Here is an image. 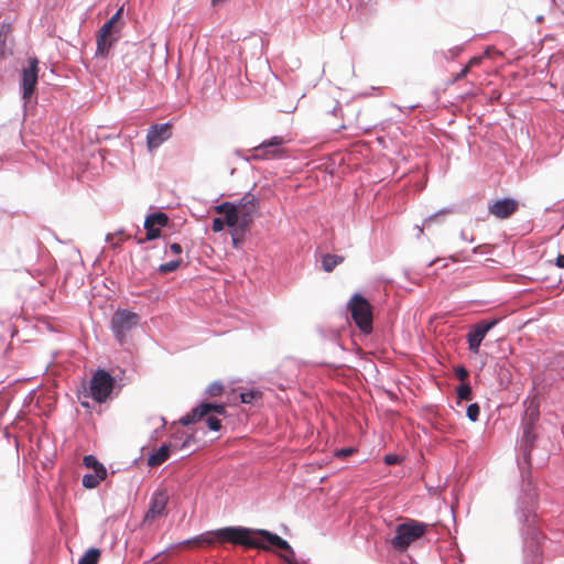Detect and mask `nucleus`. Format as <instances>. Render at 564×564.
Listing matches in <instances>:
<instances>
[{
    "label": "nucleus",
    "instance_id": "1",
    "mask_svg": "<svg viewBox=\"0 0 564 564\" xmlns=\"http://www.w3.org/2000/svg\"><path fill=\"white\" fill-rule=\"evenodd\" d=\"M217 543H231L248 549H258L262 551H271V546H275L286 554L282 558L289 564H296L294 560V551L289 542L275 533L264 529H250L245 527H225L217 530L207 531L195 538L185 540L182 544L197 547H213Z\"/></svg>",
    "mask_w": 564,
    "mask_h": 564
},
{
    "label": "nucleus",
    "instance_id": "2",
    "mask_svg": "<svg viewBox=\"0 0 564 564\" xmlns=\"http://www.w3.org/2000/svg\"><path fill=\"white\" fill-rule=\"evenodd\" d=\"M213 413L218 415H226L225 404L203 402L194 408L191 412L182 416L178 422L182 425H191L206 417L208 427L212 431H219L221 427L220 420L214 416Z\"/></svg>",
    "mask_w": 564,
    "mask_h": 564
},
{
    "label": "nucleus",
    "instance_id": "3",
    "mask_svg": "<svg viewBox=\"0 0 564 564\" xmlns=\"http://www.w3.org/2000/svg\"><path fill=\"white\" fill-rule=\"evenodd\" d=\"M351 318L365 334L372 332V306L360 294H354L347 304Z\"/></svg>",
    "mask_w": 564,
    "mask_h": 564
},
{
    "label": "nucleus",
    "instance_id": "4",
    "mask_svg": "<svg viewBox=\"0 0 564 564\" xmlns=\"http://www.w3.org/2000/svg\"><path fill=\"white\" fill-rule=\"evenodd\" d=\"M140 317L129 310H117L111 317V330L120 345L127 340L130 332L137 327Z\"/></svg>",
    "mask_w": 564,
    "mask_h": 564
},
{
    "label": "nucleus",
    "instance_id": "5",
    "mask_svg": "<svg viewBox=\"0 0 564 564\" xmlns=\"http://www.w3.org/2000/svg\"><path fill=\"white\" fill-rule=\"evenodd\" d=\"M425 524L414 520L399 524L391 541L393 547L401 551L406 550L412 542L425 533Z\"/></svg>",
    "mask_w": 564,
    "mask_h": 564
},
{
    "label": "nucleus",
    "instance_id": "6",
    "mask_svg": "<svg viewBox=\"0 0 564 564\" xmlns=\"http://www.w3.org/2000/svg\"><path fill=\"white\" fill-rule=\"evenodd\" d=\"M285 140L283 137H272L270 140L263 141L261 144L253 148L252 158L256 160H273L281 159L286 154L283 144Z\"/></svg>",
    "mask_w": 564,
    "mask_h": 564
},
{
    "label": "nucleus",
    "instance_id": "7",
    "mask_svg": "<svg viewBox=\"0 0 564 564\" xmlns=\"http://www.w3.org/2000/svg\"><path fill=\"white\" fill-rule=\"evenodd\" d=\"M169 494L166 490L155 491L150 500V506L144 514L143 524H152L155 520L167 516Z\"/></svg>",
    "mask_w": 564,
    "mask_h": 564
},
{
    "label": "nucleus",
    "instance_id": "8",
    "mask_svg": "<svg viewBox=\"0 0 564 564\" xmlns=\"http://www.w3.org/2000/svg\"><path fill=\"white\" fill-rule=\"evenodd\" d=\"M37 74H39V63L36 58H30L28 62V66L22 69V98L28 101L37 83Z\"/></svg>",
    "mask_w": 564,
    "mask_h": 564
},
{
    "label": "nucleus",
    "instance_id": "9",
    "mask_svg": "<svg viewBox=\"0 0 564 564\" xmlns=\"http://www.w3.org/2000/svg\"><path fill=\"white\" fill-rule=\"evenodd\" d=\"M498 323V319L481 321L476 324L470 332L467 334L468 349L474 352H479L481 341L486 337L487 333L494 328Z\"/></svg>",
    "mask_w": 564,
    "mask_h": 564
},
{
    "label": "nucleus",
    "instance_id": "10",
    "mask_svg": "<svg viewBox=\"0 0 564 564\" xmlns=\"http://www.w3.org/2000/svg\"><path fill=\"white\" fill-rule=\"evenodd\" d=\"M259 207L258 199L253 194H246L239 202L238 205H235L236 210L240 215L241 225L250 226L253 220V216L257 213Z\"/></svg>",
    "mask_w": 564,
    "mask_h": 564
},
{
    "label": "nucleus",
    "instance_id": "11",
    "mask_svg": "<svg viewBox=\"0 0 564 564\" xmlns=\"http://www.w3.org/2000/svg\"><path fill=\"white\" fill-rule=\"evenodd\" d=\"M519 209V203L514 198L497 199L488 206V212L498 219H507Z\"/></svg>",
    "mask_w": 564,
    "mask_h": 564
},
{
    "label": "nucleus",
    "instance_id": "12",
    "mask_svg": "<svg viewBox=\"0 0 564 564\" xmlns=\"http://www.w3.org/2000/svg\"><path fill=\"white\" fill-rule=\"evenodd\" d=\"M171 137V126L161 123L152 126L147 134V143L150 150L156 149Z\"/></svg>",
    "mask_w": 564,
    "mask_h": 564
},
{
    "label": "nucleus",
    "instance_id": "13",
    "mask_svg": "<svg viewBox=\"0 0 564 564\" xmlns=\"http://www.w3.org/2000/svg\"><path fill=\"white\" fill-rule=\"evenodd\" d=\"M167 221H169V217L164 213L159 212V213L149 215L144 221V228L147 230V239L153 240V239H156L158 237H160V234H161L160 228L166 226Z\"/></svg>",
    "mask_w": 564,
    "mask_h": 564
},
{
    "label": "nucleus",
    "instance_id": "14",
    "mask_svg": "<svg viewBox=\"0 0 564 564\" xmlns=\"http://www.w3.org/2000/svg\"><path fill=\"white\" fill-rule=\"evenodd\" d=\"M128 383L126 371L119 367L108 370V400L118 395L121 388Z\"/></svg>",
    "mask_w": 564,
    "mask_h": 564
},
{
    "label": "nucleus",
    "instance_id": "15",
    "mask_svg": "<svg viewBox=\"0 0 564 564\" xmlns=\"http://www.w3.org/2000/svg\"><path fill=\"white\" fill-rule=\"evenodd\" d=\"M89 395L98 403L106 401V370L99 369L90 380Z\"/></svg>",
    "mask_w": 564,
    "mask_h": 564
},
{
    "label": "nucleus",
    "instance_id": "16",
    "mask_svg": "<svg viewBox=\"0 0 564 564\" xmlns=\"http://www.w3.org/2000/svg\"><path fill=\"white\" fill-rule=\"evenodd\" d=\"M215 212L217 214H224L225 218V225L228 227H235L238 224L241 225V218L238 212L235 208V204L232 203H223L220 205H217L215 207Z\"/></svg>",
    "mask_w": 564,
    "mask_h": 564
},
{
    "label": "nucleus",
    "instance_id": "17",
    "mask_svg": "<svg viewBox=\"0 0 564 564\" xmlns=\"http://www.w3.org/2000/svg\"><path fill=\"white\" fill-rule=\"evenodd\" d=\"M536 440V434L533 432V426L529 424L524 425L523 429V444H524V459L529 463L531 452Z\"/></svg>",
    "mask_w": 564,
    "mask_h": 564
},
{
    "label": "nucleus",
    "instance_id": "18",
    "mask_svg": "<svg viewBox=\"0 0 564 564\" xmlns=\"http://www.w3.org/2000/svg\"><path fill=\"white\" fill-rule=\"evenodd\" d=\"M169 457H170V446L163 445L148 458V465L151 467L160 466Z\"/></svg>",
    "mask_w": 564,
    "mask_h": 564
},
{
    "label": "nucleus",
    "instance_id": "19",
    "mask_svg": "<svg viewBox=\"0 0 564 564\" xmlns=\"http://www.w3.org/2000/svg\"><path fill=\"white\" fill-rule=\"evenodd\" d=\"M122 12H123V8L121 7L116 12V14L111 19L108 20V48L111 45V41H110L111 35L113 33H116L119 30V28H121L123 25V22L121 21Z\"/></svg>",
    "mask_w": 564,
    "mask_h": 564
},
{
    "label": "nucleus",
    "instance_id": "20",
    "mask_svg": "<svg viewBox=\"0 0 564 564\" xmlns=\"http://www.w3.org/2000/svg\"><path fill=\"white\" fill-rule=\"evenodd\" d=\"M231 228V231H230V235H231V240H232V246L238 249L240 248L243 239H245V236L249 229V226H242V225H237L235 227H230Z\"/></svg>",
    "mask_w": 564,
    "mask_h": 564
},
{
    "label": "nucleus",
    "instance_id": "21",
    "mask_svg": "<svg viewBox=\"0 0 564 564\" xmlns=\"http://www.w3.org/2000/svg\"><path fill=\"white\" fill-rule=\"evenodd\" d=\"M344 261V257L337 254H324L322 257V267L326 272H332L338 264Z\"/></svg>",
    "mask_w": 564,
    "mask_h": 564
},
{
    "label": "nucleus",
    "instance_id": "22",
    "mask_svg": "<svg viewBox=\"0 0 564 564\" xmlns=\"http://www.w3.org/2000/svg\"><path fill=\"white\" fill-rule=\"evenodd\" d=\"M106 478V470L95 471L94 474H87L83 477V485L86 488H95L97 485Z\"/></svg>",
    "mask_w": 564,
    "mask_h": 564
},
{
    "label": "nucleus",
    "instance_id": "23",
    "mask_svg": "<svg viewBox=\"0 0 564 564\" xmlns=\"http://www.w3.org/2000/svg\"><path fill=\"white\" fill-rule=\"evenodd\" d=\"M100 555V550L91 547L79 558L78 564H97Z\"/></svg>",
    "mask_w": 564,
    "mask_h": 564
},
{
    "label": "nucleus",
    "instance_id": "24",
    "mask_svg": "<svg viewBox=\"0 0 564 564\" xmlns=\"http://www.w3.org/2000/svg\"><path fill=\"white\" fill-rule=\"evenodd\" d=\"M539 419V408L536 405L531 404L525 411L524 425L529 424L530 426H534L535 422Z\"/></svg>",
    "mask_w": 564,
    "mask_h": 564
},
{
    "label": "nucleus",
    "instance_id": "25",
    "mask_svg": "<svg viewBox=\"0 0 564 564\" xmlns=\"http://www.w3.org/2000/svg\"><path fill=\"white\" fill-rule=\"evenodd\" d=\"M239 398L242 403L250 404L254 400L261 399L262 393L260 391H248L240 393Z\"/></svg>",
    "mask_w": 564,
    "mask_h": 564
},
{
    "label": "nucleus",
    "instance_id": "26",
    "mask_svg": "<svg viewBox=\"0 0 564 564\" xmlns=\"http://www.w3.org/2000/svg\"><path fill=\"white\" fill-rule=\"evenodd\" d=\"M84 465L87 468H93L95 471L106 470L102 464H100L93 455H87L84 457Z\"/></svg>",
    "mask_w": 564,
    "mask_h": 564
},
{
    "label": "nucleus",
    "instance_id": "27",
    "mask_svg": "<svg viewBox=\"0 0 564 564\" xmlns=\"http://www.w3.org/2000/svg\"><path fill=\"white\" fill-rule=\"evenodd\" d=\"M457 398L467 401L471 399V388L468 382H464L457 388Z\"/></svg>",
    "mask_w": 564,
    "mask_h": 564
},
{
    "label": "nucleus",
    "instance_id": "28",
    "mask_svg": "<svg viewBox=\"0 0 564 564\" xmlns=\"http://www.w3.org/2000/svg\"><path fill=\"white\" fill-rule=\"evenodd\" d=\"M9 35V28L3 25L0 30V57L7 54V40Z\"/></svg>",
    "mask_w": 564,
    "mask_h": 564
},
{
    "label": "nucleus",
    "instance_id": "29",
    "mask_svg": "<svg viewBox=\"0 0 564 564\" xmlns=\"http://www.w3.org/2000/svg\"><path fill=\"white\" fill-rule=\"evenodd\" d=\"M224 392V386L219 381L212 382L207 389L206 393L209 397H218Z\"/></svg>",
    "mask_w": 564,
    "mask_h": 564
},
{
    "label": "nucleus",
    "instance_id": "30",
    "mask_svg": "<svg viewBox=\"0 0 564 564\" xmlns=\"http://www.w3.org/2000/svg\"><path fill=\"white\" fill-rule=\"evenodd\" d=\"M181 264V260L177 259V260H172V261H169V262H165V263H162L160 267H159V271L161 273H169V272H173L175 271Z\"/></svg>",
    "mask_w": 564,
    "mask_h": 564
},
{
    "label": "nucleus",
    "instance_id": "31",
    "mask_svg": "<svg viewBox=\"0 0 564 564\" xmlns=\"http://www.w3.org/2000/svg\"><path fill=\"white\" fill-rule=\"evenodd\" d=\"M480 409L477 403L469 404L466 411L467 417L471 422H476L479 417Z\"/></svg>",
    "mask_w": 564,
    "mask_h": 564
},
{
    "label": "nucleus",
    "instance_id": "32",
    "mask_svg": "<svg viewBox=\"0 0 564 564\" xmlns=\"http://www.w3.org/2000/svg\"><path fill=\"white\" fill-rule=\"evenodd\" d=\"M97 44H98V51H99L100 53H102L104 47H105V45H106V23H104V24L99 28Z\"/></svg>",
    "mask_w": 564,
    "mask_h": 564
},
{
    "label": "nucleus",
    "instance_id": "33",
    "mask_svg": "<svg viewBox=\"0 0 564 564\" xmlns=\"http://www.w3.org/2000/svg\"><path fill=\"white\" fill-rule=\"evenodd\" d=\"M455 375H456L457 379L462 381V383L466 382V380L468 379V376H469L468 370L462 366H459L455 369Z\"/></svg>",
    "mask_w": 564,
    "mask_h": 564
},
{
    "label": "nucleus",
    "instance_id": "34",
    "mask_svg": "<svg viewBox=\"0 0 564 564\" xmlns=\"http://www.w3.org/2000/svg\"><path fill=\"white\" fill-rule=\"evenodd\" d=\"M224 227H225L224 219L215 218L213 220V226H212L213 231H215V232L221 231L224 229Z\"/></svg>",
    "mask_w": 564,
    "mask_h": 564
},
{
    "label": "nucleus",
    "instance_id": "35",
    "mask_svg": "<svg viewBox=\"0 0 564 564\" xmlns=\"http://www.w3.org/2000/svg\"><path fill=\"white\" fill-rule=\"evenodd\" d=\"M482 56H474L473 58L469 59L466 66L469 67V69H471L474 66L479 65L482 62Z\"/></svg>",
    "mask_w": 564,
    "mask_h": 564
},
{
    "label": "nucleus",
    "instance_id": "36",
    "mask_svg": "<svg viewBox=\"0 0 564 564\" xmlns=\"http://www.w3.org/2000/svg\"><path fill=\"white\" fill-rule=\"evenodd\" d=\"M470 72L469 67L465 66L458 74L455 75L454 82H458L467 76V74Z\"/></svg>",
    "mask_w": 564,
    "mask_h": 564
},
{
    "label": "nucleus",
    "instance_id": "37",
    "mask_svg": "<svg viewBox=\"0 0 564 564\" xmlns=\"http://www.w3.org/2000/svg\"><path fill=\"white\" fill-rule=\"evenodd\" d=\"M399 462V457L397 455H387L384 457V463L387 465H394Z\"/></svg>",
    "mask_w": 564,
    "mask_h": 564
},
{
    "label": "nucleus",
    "instance_id": "38",
    "mask_svg": "<svg viewBox=\"0 0 564 564\" xmlns=\"http://www.w3.org/2000/svg\"><path fill=\"white\" fill-rule=\"evenodd\" d=\"M355 452L354 448L349 447V448H343L340 451L337 452V456L339 457H346V456H349L351 455L352 453Z\"/></svg>",
    "mask_w": 564,
    "mask_h": 564
},
{
    "label": "nucleus",
    "instance_id": "39",
    "mask_svg": "<svg viewBox=\"0 0 564 564\" xmlns=\"http://www.w3.org/2000/svg\"><path fill=\"white\" fill-rule=\"evenodd\" d=\"M170 251L173 253V254H181L182 252V247L180 243H172L170 246Z\"/></svg>",
    "mask_w": 564,
    "mask_h": 564
},
{
    "label": "nucleus",
    "instance_id": "40",
    "mask_svg": "<svg viewBox=\"0 0 564 564\" xmlns=\"http://www.w3.org/2000/svg\"><path fill=\"white\" fill-rule=\"evenodd\" d=\"M163 560H161V554L155 555L150 562L144 564H162Z\"/></svg>",
    "mask_w": 564,
    "mask_h": 564
},
{
    "label": "nucleus",
    "instance_id": "41",
    "mask_svg": "<svg viewBox=\"0 0 564 564\" xmlns=\"http://www.w3.org/2000/svg\"><path fill=\"white\" fill-rule=\"evenodd\" d=\"M555 264H556L558 268H564V254H560V256H557L556 261H555Z\"/></svg>",
    "mask_w": 564,
    "mask_h": 564
},
{
    "label": "nucleus",
    "instance_id": "42",
    "mask_svg": "<svg viewBox=\"0 0 564 564\" xmlns=\"http://www.w3.org/2000/svg\"><path fill=\"white\" fill-rule=\"evenodd\" d=\"M189 441H191V436H188L187 440L182 444V447H185Z\"/></svg>",
    "mask_w": 564,
    "mask_h": 564
},
{
    "label": "nucleus",
    "instance_id": "43",
    "mask_svg": "<svg viewBox=\"0 0 564 564\" xmlns=\"http://www.w3.org/2000/svg\"><path fill=\"white\" fill-rule=\"evenodd\" d=\"M162 424L164 425L165 424V419L164 417H160Z\"/></svg>",
    "mask_w": 564,
    "mask_h": 564
},
{
    "label": "nucleus",
    "instance_id": "44",
    "mask_svg": "<svg viewBox=\"0 0 564 564\" xmlns=\"http://www.w3.org/2000/svg\"><path fill=\"white\" fill-rule=\"evenodd\" d=\"M82 404L85 405V406H88V403L85 402V401H83Z\"/></svg>",
    "mask_w": 564,
    "mask_h": 564
}]
</instances>
